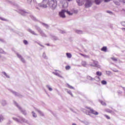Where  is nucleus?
Returning a JSON list of instances; mask_svg holds the SVG:
<instances>
[{
  "label": "nucleus",
  "instance_id": "1",
  "mask_svg": "<svg viewBox=\"0 0 125 125\" xmlns=\"http://www.w3.org/2000/svg\"><path fill=\"white\" fill-rule=\"evenodd\" d=\"M18 12L22 15V16H26V15H29L30 17L32 19V20H36V18L33 15H31L30 12H25V10L20 9L18 11Z\"/></svg>",
  "mask_w": 125,
  "mask_h": 125
},
{
  "label": "nucleus",
  "instance_id": "2",
  "mask_svg": "<svg viewBox=\"0 0 125 125\" xmlns=\"http://www.w3.org/2000/svg\"><path fill=\"white\" fill-rule=\"evenodd\" d=\"M18 118H19L13 117L12 119L14 121L17 122V123H20L21 124L22 123H25V124H28V120L25 119L24 118L21 116H18Z\"/></svg>",
  "mask_w": 125,
  "mask_h": 125
},
{
  "label": "nucleus",
  "instance_id": "3",
  "mask_svg": "<svg viewBox=\"0 0 125 125\" xmlns=\"http://www.w3.org/2000/svg\"><path fill=\"white\" fill-rule=\"evenodd\" d=\"M48 4L51 9L54 10L57 6V1L56 0H51L48 2Z\"/></svg>",
  "mask_w": 125,
  "mask_h": 125
},
{
  "label": "nucleus",
  "instance_id": "4",
  "mask_svg": "<svg viewBox=\"0 0 125 125\" xmlns=\"http://www.w3.org/2000/svg\"><path fill=\"white\" fill-rule=\"evenodd\" d=\"M99 62H98L93 60V63L92 62H90L89 65L92 67H96V68L100 69L101 68V65H99Z\"/></svg>",
  "mask_w": 125,
  "mask_h": 125
},
{
  "label": "nucleus",
  "instance_id": "5",
  "mask_svg": "<svg viewBox=\"0 0 125 125\" xmlns=\"http://www.w3.org/2000/svg\"><path fill=\"white\" fill-rule=\"evenodd\" d=\"M14 104L18 108V109H19V110H20V112H21V113H22V114H23V115H24V116H26V115H27V113H26V110L23 109L22 108V107H21V106H20V105H19L18 104H17V103H16V102H14Z\"/></svg>",
  "mask_w": 125,
  "mask_h": 125
},
{
  "label": "nucleus",
  "instance_id": "6",
  "mask_svg": "<svg viewBox=\"0 0 125 125\" xmlns=\"http://www.w3.org/2000/svg\"><path fill=\"white\" fill-rule=\"evenodd\" d=\"M86 0V2L85 4V7H86V8H88V7H91V5H92L91 0Z\"/></svg>",
  "mask_w": 125,
  "mask_h": 125
},
{
  "label": "nucleus",
  "instance_id": "7",
  "mask_svg": "<svg viewBox=\"0 0 125 125\" xmlns=\"http://www.w3.org/2000/svg\"><path fill=\"white\" fill-rule=\"evenodd\" d=\"M48 1H47V0H43V3L45 4H39V5L41 7H43V8H46L47 7V6L46 5V3H47Z\"/></svg>",
  "mask_w": 125,
  "mask_h": 125
},
{
  "label": "nucleus",
  "instance_id": "8",
  "mask_svg": "<svg viewBox=\"0 0 125 125\" xmlns=\"http://www.w3.org/2000/svg\"><path fill=\"white\" fill-rule=\"evenodd\" d=\"M66 11V10H62L61 12H59V15L60 17H62V18H65L66 17V16H65V12Z\"/></svg>",
  "mask_w": 125,
  "mask_h": 125
},
{
  "label": "nucleus",
  "instance_id": "9",
  "mask_svg": "<svg viewBox=\"0 0 125 125\" xmlns=\"http://www.w3.org/2000/svg\"><path fill=\"white\" fill-rule=\"evenodd\" d=\"M34 109H35L36 112H38L39 114H40V116H42V117H44V114H43V113H42V111H41L40 110L38 109V108L35 107H34Z\"/></svg>",
  "mask_w": 125,
  "mask_h": 125
},
{
  "label": "nucleus",
  "instance_id": "10",
  "mask_svg": "<svg viewBox=\"0 0 125 125\" xmlns=\"http://www.w3.org/2000/svg\"><path fill=\"white\" fill-rule=\"evenodd\" d=\"M90 111L91 114H93V115H95V116H97V115L99 114V113H98V112L96 111L92 108L90 109Z\"/></svg>",
  "mask_w": 125,
  "mask_h": 125
},
{
  "label": "nucleus",
  "instance_id": "11",
  "mask_svg": "<svg viewBox=\"0 0 125 125\" xmlns=\"http://www.w3.org/2000/svg\"><path fill=\"white\" fill-rule=\"evenodd\" d=\"M28 32H29V33H31V34H32V35H34L35 36H39V34L36 33L35 31H33L32 29L29 28L27 29Z\"/></svg>",
  "mask_w": 125,
  "mask_h": 125
},
{
  "label": "nucleus",
  "instance_id": "12",
  "mask_svg": "<svg viewBox=\"0 0 125 125\" xmlns=\"http://www.w3.org/2000/svg\"><path fill=\"white\" fill-rule=\"evenodd\" d=\"M75 33H76V34H78L79 35H82V34H83V32L81 30L75 29Z\"/></svg>",
  "mask_w": 125,
  "mask_h": 125
},
{
  "label": "nucleus",
  "instance_id": "13",
  "mask_svg": "<svg viewBox=\"0 0 125 125\" xmlns=\"http://www.w3.org/2000/svg\"><path fill=\"white\" fill-rule=\"evenodd\" d=\"M12 93H13V94H14L15 96H19V97H21V96H22V95L19 94V93H17L14 91H12Z\"/></svg>",
  "mask_w": 125,
  "mask_h": 125
},
{
  "label": "nucleus",
  "instance_id": "14",
  "mask_svg": "<svg viewBox=\"0 0 125 125\" xmlns=\"http://www.w3.org/2000/svg\"><path fill=\"white\" fill-rule=\"evenodd\" d=\"M35 29L38 31V32H39V33H41L42 32V29H41V27L38 26L37 25H35Z\"/></svg>",
  "mask_w": 125,
  "mask_h": 125
},
{
  "label": "nucleus",
  "instance_id": "15",
  "mask_svg": "<svg viewBox=\"0 0 125 125\" xmlns=\"http://www.w3.org/2000/svg\"><path fill=\"white\" fill-rule=\"evenodd\" d=\"M51 39L53 41H58V38L55 36L51 35Z\"/></svg>",
  "mask_w": 125,
  "mask_h": 125
},
{
  "label": "nucleus",
  "instance_id": "16",
  "mask_svg": "<svg viewBox=\"0 0 125 125\" xmlns=\"http://www.w3.org/2000/svg\"><path fill=\"white\" fill-rule=\"evenodd\" d=\"M103 1V0H95V2L97 5L100 4Z\"/></svg>",
  "mask_w": 125,
  "mask_h": 125
},
{
  "label": "nucleus",
  "instance_id": "17",
  "mask_svg": "<svg viewBox=\"0 0 125 125\" xmlns=\"http://www.w3.org/2000/svg\"><path fill=\"white\" fill-rule=\"evenodd\" d=\"M53 74H54V75H55V76L59 77V78H61V79H63V76L60 75V74H59V73L57 72H53Z\"/></svg>",
  "mask_w": 125,
  "mask_h": 125
},
{
  "label": "nucleus",
  "instance_id": "18",
  "mask_svg": "<svg viewBox=\"0 0 125 125\" xmlns=\"http://www.w3.org/2000/svg\"><path fill=\"white\" fill-rule=\"evenodd\" d=\"M40 34L42 37H44V38H46L47 37V36H46V35L43 33V31H42Z\"/></svg>",
  "mask_w": 125,
  "mask_h": 125
},
{
  "label": "nucleus",
  "instance_id": "19",
  "mask_svg": "<svg viewBox=\"0 0 125 125\" xmlns=\"http://www.w3.org/2000/svg\"><path fill=\"white\" fill-rule=\"evenodd\" d=\"M102 51H104V52H107V47L104 46L101 49Z\"/></svg>",
  "mask_w": 125,
  "mask_h": 125
},
{
  "label": "nucleus",
  "instance_id": "20",
  "mask_svg": "<svg viewBox=\"0 0 125 125\" xmlns=\"http://www.w3.org/2000/svg\"><path fill=\"white\" fill-rule=\"evenodd\" d=\"M87 80H88V81H95V79L94 78H92V77L89 76L87 77Z\"/></svg>",
  "mask_w": 125,
  "mask_h": 125
},
{
  "label": "nucleus",
  "instance_id": "21",
  "mask_svg": "<svg viewBox=\"0 0 125 125\" xmlns=\"http://www.w3.org/2000/svg\"><path fill=\"white\" fill-rule=\"evenodd\" d=\"M1 104L2 106H5V105H6V104H7L6 101L2 100L1 102Z\"/></svg>",
  "mask_w": 125,
  "mask_h": 125
},
{
  "label": "nucleus",
  "instance_id": "22",
  "mask_svg": "<svg viewBox=\"0 0 125 125\" xmlns=\"http://www.w3.org/2000/svg\"><path fill=\"white\" fill-rule=\"evenodd\" d=\"M2 74H3V75H4V76H5V77L6 78H7L8 79H10V77L9 76H8L7 75V74H6V73L5 72H2Z\"/></svg>",
  "mask_w": 125,
  "mask_h": 125
},
{
  "label": "nucleus",
  "instance_id": "23",
  "mask_svg": "<svg viewBox=\"0 0 125 125\" xmlns=\"http://www.w3.org/2000/svg\"><path fill=\"white\" fill-rule=\"evenodd\" d=\"M66 56L67 57V58H72V54H71V53H66Z\"/></svg>",
  "mask_w": 125,
  "mask_h": 125
},
{
  "label": "nucleus",
  "instance_id": "24",
  "mask_svg": "<svg viewBox=\"0 0 125 125\" xmlns=\"http://www.w3.org/2000/svg\"><path fill=\"white\" fill-rule=\"evenodd\" d=\"M31 113L32 114L33 118H37L38 117V115H37V114H36L35 112L32 111Z\"/></svg>",
  "mask_w": 125,
  "mask_h": 125
},
{
  "label": "nucleus",
  "instance_id": "25",
  "mask_svg": "<svg viewBox=\"0 0 125 125\" xmlns=\"http://www.w3.org/2000/svg\"><path fill=\"white\" fill-rule=\"evenodd\" d=\"M96 75L97 76H99V77H101V76H102V72H100V71H97L96 72Z\"/></svg>",
  "mask_w": 125,
  "mask_h": 125
},
{
  "label": "nucleus",
  "instance_id": "26",
  "mask_svg": "<svg viewBox=\"0 0 125 125\" xmlns=\"http://www.w3.org/2000/svg\"><path fill=\"white\" fill-rule=\"evenodd\" d=\"M46 87L47 89H49V91H52V88L50 87V86H49V85H46Z\"/></svg>",
  "mask_w": 125,
  "mask_h": 125
},
{
  "label": "nucleus",
  "instance_id": "27",
  "mask_svg": "<svg viewBox=\"0 0 125 125\" xmlns=\"http://www.w3.org/2000/svg\"><path fill=\"white\" fill-rule=\"evenodd\" d=\"M42 25H43V26L45 27V28H46V29H48V28H49V26H48V25L46 24V23H42Z\"/></svg>",
  "mask_w": 125,
  "mask_h": 125
},
{
  "label": "nucleus",
  "instance_id": "28",
  "mask_svg": "<svg viewBox=\"0 0 125 125\" xmlns=\"http://www.w3.org/2000/svg\"><path fill=\"white\" fill-rule=\"evenodd\" d=\"M82 64L83 67H85L86 66V62L85 61H83L82 62Z\"/></svg>",
  "mask_w": 125,
  "mask_h": 125
},
{
  "label": "nucleus",
  "instance_id": "29",
  "mask_svg": "<svg viewBox=\"0 0 125 125\" xmlns=\"http://www.w3.org/2000/svg\"><path fill=\"white\" fill-rule=\"evenodd\" d=\"M65 12H66L67 14H68V15H70V16L73 15V13H71V12H70V11H68V10H66Z\"/></svg>",
  "mask_w": 125,
  "mask_h": 125
},
{
  "label": "nucleus",
  "instance_id": "30",
  "mask_svg": "<svg viewBox=\"0 0 125 125\" xmlns=\"http://www.w3.org/2000/svg\"><path fill=\"white\" fill-rule=\"evenodd\" d=\"M0 53H2L3 54H6V52H4L2 49L0 48Z\"/></svg>",
  "mask_w": 125,
  "mask_h": 125
},
{
  "label": "nucleus",
  "instance_id": "31",
  "mask_svg": "<svg viewBox=\"0 0 125 125\" xmlns=\"http://www.w3.org/2000/svg\"><path fill=\"white\" fill-rule=\"evenodd\" d=\"M42 57L44 58V59H47V57L46 56V55L45 54V52L43 53Z\"/></svg>",
  "mask_w": 125,
  "mask_h": 125
},
{
  "label": "nucleus",
  "instance_id": "32",
  "mask_svg": "<svg viewBox=\"0 0 125 125\" xmlns=\"http://www.w3.org/2000/svg\"><path fill=\"white\" fill-rule=\"evenodd\" d=\"M101 83H102V84H104V85L107 84V82L104 80L102 81Z\"/></svg>",
  "mask_w": 125,
  "mask_h": 125
},
{
  "label": "nucleus",
  "instance_id": "33",
  "mask_svg": "<svg viewBox=\"0 0 125 125\" xmlns=\"http://www.w3.org/2000/svg\"><path fill=\"white\" fill-rule=\"evenodd\" d=\"M62 7H63V8H66L68 7V3H64L62 5Z\"/></svg>",
  "mask_w": 125,
  "mask_h": 125
},
{
  "label": "nucleus",
  "instance_id": "34",
  "mask_svg": "<svg viewBox=\"0 0 125 125\" xmlns=\"http://www.w3.org/2000/svg\"><path fill=\"white\" fill-rule=\"evenodd\" d=\"M16 54L17 55V57H18V58H19L20 59H21L22 56H21V55L19 54L18 53H16Z\"/></svg>",
  "mask_w": 125,
  "mask_h": 125
},
{
  "label": "nucleus",
  "instance_id": "35",
  "mask_svg": "<svg viewBox=\"0 0 125 125\" xmlns=\"http://www.w3.org/2000/svg\"><path fill=\"white\" fill-rule=\"evenodd\" d=\"M77 2L78 3H79V5H83V4L84 3V2H81V3H80V0H77Z\"/></svg>",
  "mask_w": 125,
  "mask_h": 125
},
{
  "label": "nucleus",
  "instance_id": "36",
  "mask_svg": "<svg viewBox=\"0 0 125 125\" xmlns=\"http://www.w3.org/2000/svg\"><path fill=\"white\" fill-rule=\"evenodd\" d=\"M67 85H68L69 88H70L71 89H75V88H74V87L70 85V84H69L68 83H67Z\"/></svg>",
  "mask_w": 125,
  "mask_h": 125
},
{
  "label": "nucleus",
  "instance_id": "37",
  "mask_svg": "<svg viewBox=\"0 0 125 125\" xmlns=\"http://www.w3.org/2000/svg\"><path fill=\"white\" fill-rule=\"evenodd\" d=\"M111 59H112V60H113V61H114L115 62H117V61H118V60L115 57L111 58Z\"/></svg>",
  "mask_w": 125,
  "mask_h": 125
},
{
  "label": "nucleus",
  "instance_id": "38",
  "mask_svg": "<svg viewBox=\"0 0 125 125\" xmlns=\"http://www.w3.org/2000/svg\"><path fill=\"white\" fill-rule=\"evenodd\" d=\"M106 74V75H108V76H110V75H111V71H105Z\"/></svg>",
  "mask_w": 125,
  "mask_h": 125
},
{
  "label": "nucleus",
  "instance_id": "39",
  "mask_svg": "<svg viewBox=\"0 0 125 125\" xmlns=\"http://www.w3.org/2000/svg\"><path fill=\"white\" fill-rule=\"evenodd\" d=\"M67 93H68V94H70L72 96V97H73V94L72 93L71 90L67 91Z\"/></svg>",
  "mask_w": 125,
  "mask_h": 125
},
{
  "label": "nucleus",
  "instance_id": "40",
  "mask_svg": "<svg viewBox=\"0 0 125 125\" xmlns=\"http://www.w3.org/2000/svg\"><path fill=\"white\" fill-rule=\"evenodd\" d=\"M65 69L66 70H70L71 69V66H70L69 65H67L66 66H65Z\"/></svg>",
  "mask_w": 125,
  "mask_h": 125
},
{
  "label": "nucleus",
  "instance_id": "41",
  "mask_svg": "<svg viewBox=\"0 0 125 125\" xmlns=\"http://www.w3.org/2000/svg\"><path fill=\"white\" fill-rule=\"evenodd\" d=\"M83 124L85 125H89V122L87 121L83 122Z\"/></svg>",
  "mask_w": 125,
  "mask_h": 125
},
{
  "label": "nucleus",
  "instance_id": "42",
  "mask_svg": "<svg viewBox=\"0 0 125 125\" xmlns=\"http://www.w3.org/2000/svg\"><path fill=\"white\" fill-rule=\"evenodd\" d=\"M106 112H107V113H112V110L109 109H107L105 110Z\"/></svg>",
  "mask_w": 125,
  "mask_h": 125
},
{
  "label": "nucleus",
  "instance_id": "43",
  "mask_svg": "<svg viewBox=\"0 0 125 125\" xmlns=\"http://www.w3.org/2000/svg\"><path fill=\"white\" fill-rule=\"evenodd\" d=\"M21 62H22V63H25V59H24V58H22L21 59Z\"/></svg>",
  "mask_w": 125,
  "mask_h": 125
},
{
  "label": "nucleus",
  "instance_id": "44",
  "mask_svg": "<svg viewBox=\"0 0 125 125\" xmlns=\"http://www.w3.org/2000/svg\"><path fill=\"white\" fill-rule=\"evenodd\" d=\"M23 43H24L25 45L28 44L29 43L28 42V41L26 40H24L23 41Z\"/></svg>",
  "mask_w": 125,
  "mask_h": 125
},
{
  "label": "nucleus",
  "instance_id": "45",
  "mask_svg": "<svg viewBox=\"0 0 125 125\" xmlns=\"http://www.w3.org/2000/svg\"><path fill=\"white\" fill-rule=\"evenodd\" d=\"M3 120V117H2V116L0 115V122H1V121Z\"/></svg>",
  "mask_w": 125,
  "mask_h": 125
},
{
  "label": "nucleus",
  "instance_id": "46",
  "mask_svg": "<svg viewBox=\"0 0 125 125\" xmlns=\"http://www.w3.org/2000/svg\"><path fill=\"white\" fill-rule=\"evenodd\" d=\"M101 103L102 105L106 106V103L105 102L102 101V102H101Z\"/></svg>",
  "mask_w": 125,
  "mask_h": 125
},
{
  "label": "nucleus",
  "instance_id": "47",
  "mask_svg": "<svg viewBox=\"0 0 125 125\" xmlns=\"http://www.w3.org/2000/svg\"><path fill=\"white\" fill-rule=\"evenodd\" d=\"M104 117H105V118H106V119H107V120H110V117L107 115H104Z\"/></svg>",
  "mask_w": 125,
  "mask_h": 125
},
{
  "label": "nucleus",
  "instance_id": "48",
  "mask_svg": "<svg viewBox=\"0 0 125 125\" xmlns=\"http://www.w3.org/2000/svg\"><path fill=\"white\" fill-rule=\"evenodd\" d=\"M0 20H2V21H7V20L5 19H3L2 18H0Z\"/></svg>",
  "mask_w": 125,
  "mask_h": 125
},
{
  "label": "nucleus",
  "instance_id": "49",
  "mask_svg": "<svg viewBox=\"0 0 125 125\" xmlns=\"http://www.w3.org/2000/svg\"><path fill=\"white\" fill-rule=\"evenodd\" d=\"M121 25H122V26H124V27H125V21H122L121 22Z\"/></svg>",
  "mask_w": 125,
  "mask_h": 125
},
{
  "label": "nucleus",
  "instance_id": "50",
  "mask_svg": "<svg viewBox=\"0 0 125 125\" xmlns=\"http://www.w3.org/2000/svg\"><path fill=\"white\" fill-rule=\"evenodd\" d=\"M0 42H5V41H4V40L1 39H0Z\"/></svg>",
  "mask_w": 125,
  "mask_h": 125
},
{
  "label": "nucleus",
  "instance_id": "51",
  "mask_svg": "<svg viewBox=\"0 0 125 125\" xmlns=\"http://www.w3.org/2000/svg\"><path fill=\"white\" fill-rule=\"evenodd\" d=\"M115 3L116 5H120V3L118 2V1L115 2Z\"/></svg>",
  "mask_w": 125,
  "mask_h": 125
},
{
  "label": "nucleus",
  "instance_id": "52",
  "mask_svg": "<svg viewBox=\"0 0 125 125\" xmlns=\"http://www.w3.org/2000/svg\"><path fill=\"white\" fill-rule=\"evenodd\" d=\"M89 113H90V111L89 112L88 110H86V115H89Z\"/></svg>",
  "mask_w": 125,
  "mask_h": 125
},
{
  "label": "nucleus",
  "instance_id": "53",
  "mask_svg": "<svg viewBox=\"0 0 125 125\" xmlns=\"http://www.w3.org/2000/svg\"><path fill=\"white\" fill-rule=\"evenodd\" d=\"M28 3H30L32 2V0H27Z\"/></svg>",
  "mask_w": 125,
  "mask_h": 125
},
{
  "label": "nucleus",
  "instance_id": "54",
  "mask_svg": "<svg viewBox=\"0 0 125 125\" xmlns=\"http://www.w3.org/2000/svg\"><path fill=\"white\" fill-rule=\"evenodd\" d=\"M113 72H115L116 73L119 72V70H114V69H113Z\"/></svg>",
  "mask_w": 125,
  "mask_h": 125
},
{
  "label": "nucleus",
  "instance_id": "55",
  "mask_svg": "<svg viewBox=\"0 0 125 125\" xmlns=\"http://www.w3.org/2000/svg\"><path fill=\"white\" fill-rule=\"evenodd\" d=\"M38 44L39 45H40V46H42V47H44V46H43V45L41 44L40 43H38Z\"/></svg>",
  "mask_w": 125,
  "mask_h": 125
},
{
  "label": "nucleus",
  "instance_id": "56",
  "mask_svg": "<svg viewBox=\"0 0 125 125\" xmlns=\"http://www.w3.org/2000/svg\"><path fill=\"white\" fill-rule=\"evenodd\" d=\"M110 0H104V2H108V1H110Z\"/></svg>",
  "mask_w": 125,
  "mask_h": 125
},
{
  "label": "nucleus",
  "instance_id": "57",
  "mask_svg": "<svg viewBox=\"0 0 125 125\" xmlns=\"http://www.w3.org/2000/svg\"><path fill=\"white\" fill-rule=\"evenodd\" d=\"M107 13L111 14V13H112V12H111L110 11H107Z\"/></svg>",
  "mask_w": 125,
  "mask_h": 125
},
{
  "label": "nucleus",
  "instance_id": "58",
  "mask_svg": "<svg viewBox=\"0 0 125 125\" xmlns=\"http://www.w3.org/2000/svg\"><path fill=\"white\" fill-rule=\"evenodd\" d=\"M11 121H9V123H7L8 125H10V124L11 123Z\"/></svg>",
  "mask_w": 125,
  "mask_h": 125
},
{
  "label": "nucleus",
  "instance_id": "59",
  "mask_svg": "<svg viewBox=\"0 0 125 125\" xmlns=\"http://www.w3.org/2000/svg\"><path fill=\"white\" fill-rule=\"evenodd\" d=\"M86 109H91L90 107H87V106H86Z\"/></svg>",
  "mask_w": 125,
  "mask_h": 125
},
{
  "label": "nucleus",
  "instance_id": "60",
  "mask_svg": "<svg viewBox=\"0 0 125 125\" xmlns=\"http://www.w3.org/2000/svg\"><path fill=\"white\" fill-rule=\"evenodd\" d=\"M64 33H65V31H62V34H64Z\"/></svg>",
  "mask_w": 125,
  "mask_h": 125
},
{
  "label": "nucleus",
  "instance_id": "61",
  "mask_svg": "<svg viewBox=\"0 0 125 125\" xmlns=\"http://www.w3.org/2000/svg\"><path fill=\"white\" fill-rule=\"evenodd\" d=\"M81 55H82V56H84V55H83V54H81Z\"/></svg>",
  "mask_w": 125,
  "mask_h": 125
},
{
  "label": "nucleus",
  "instance_id": "62",
  "mask_svg": "<svg viewBox=\"0 0 125 125\" xmlns=\"http://www.w3.org/2000/svg\"><path fill=\"white\" fill-rule=\"evenodd\" d=\"M67 0L68 1H72V0Z\"/></svg>",
  "mask_w": 125,
  "mask_h": 125
},
{
  "label": "nucleus",
  "instance_id": "63",
  "mask_svg": "<svg viewBox=\"0 0 125 125\" xmlns=\"http://www.w3.org/2000/svg\"><path fill=\"white\" fill-rule=\"evenodd\" d=\"M122 1H123V2H125V0H121Z\"/></svg>",
  "mask_w": 125,
  "mask_h": 125
},
{
  "label": "nucleus",
  "instance_id": "64",
  "mask_svg": "<svg viewBox=\"0 0 125 125\" xmlns=\"http://www.w3.org/2000/svg\"><path fill=\"white\" fill-rule=\"evenodd\" d=\"M46 45H49V44H46Z\"/></svg>",
  "mask_w": 125,
  "mask_h": 125
}]
</instances>
